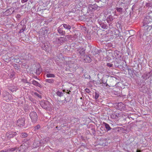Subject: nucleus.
Wrapping results in <instances>:
<instances>
[{"label": "nucleus", "instance_id": "obj_14", "mask_svg": "<svg viewBox=\"0 0 152 152\" xmlns=\"http://www.w3.org/2000/svg\"><path fill=\"white\" fill-rule=\"evenodd\" d=\"M56 41L58 44L63 43L65 41L64 37H61L58 38H56Z\"/></svg>", "mask_w": 152, "mask_h": 152}, {"label": "nucleus", "instance_id": "obj_3", "mask_svg": "<svg viewBox=\"0 0 152 152\" xmlns=\"http://www.w3.org/2000/svg\"><path fill=\"white\" fill-rule=\"evenodd\" d=\"M29 116L33 123H35L37 122L38 119V116L36 112L33 111L31 112Z\"/></svg>", "mask_w": 152, "mask_h": 152}, {"label": "nucleus", "instance_id": "obj_22", "mask_svg": "<svg viewBox=\"0 0 152 152\" xmlns=\"http://www.w3.org/2000/svg\"><path fill=\"white\" fill-rule=\"evenodd\" d=\"M73 36L72 35L68 34L67 35L64 37L65 41H68L69 40L71 39L72 38Z\"/></svg>", "mask_w": 152, "mask_h": 152}, {"label": "nucleus", "instance_id": "obj_59", "mask_svg": "<svg viewBox=\"0 0 152 152\" xmlns=\"http://www.w3.org/2000/svg\"><path fill=\"white\" fill-rule=\"evenodd\" d=\"M35 78H37V77L36 76V77H35Z\"/></svg>", "mask_w": 152, "mask_h": 152}, {"label": "nucleus", "instance_id": "obj_39", "mask_svg": "<svg viewBox=\"0 0 152 152\" xmlns=\"http://www.w3.org/2000/svg\"><path fill=\"white\" fill-rule=\"evenodd\" d=\"M34 94L35 96H37V97H38L40 98H42V96L40 95H39V94H38V93H37V92H34Z\"/></svg>", "mask_w": 152, "mask_h": 152}, {"label": "nucleus", "instance_id": "obj_32", "mask_svg": "<svg viewBox=\"0 0 152 152\" xmlns=\"http://www.w3.org/2000/svg\"><path fill=\"white\" fill-rule=\"evenodd\" d=\"M45 81L46 82L50 83H53L54 82V80L53 79H47L45 80Z\"/></svg>", "mask_w": 152, "mask_h": 152}, {"label": "nucleus", "instance_id": "obj_54", "mask_svg": "<svg viewBox=\"0 0 152 152\" xmlns=\"http://www.w3.org/2000/svg\"><path fill=\"white\" fill-rule=\"evenodd\" d=\"M137 152H141V151L140 150H137Z\"/></svg>", "mask_w": 152, "mask_h": 152}, {"label": "nucleus", "instance_id": "obj_43", "mask_svg": "<svg viewBox=\"0 0 152 152\" xmlns=\"http://www.w3.org/2000/svg\"><path fill=\"white\" fill-rule=\"evenodd\" d=\"M107 66L108 67L110 68V67H112L113 66V64H111L110 63H107Z\"/></svg>", "mask_w": 152, "mask_h": 152}, {"label": "nucleus", "instance_id": "obj_23", "mask_svg": "<svg viewBox=\"0 0 152 152\" xmlns=\"http://www.w3.org/2000/svg\"><path fill=\"white\" fill-rule=\"evenodd\" d=\"M111 117L113 118H116L120 117V115L119 113H115L112 114Z\"/></svg>", "mask_w": 152, "mask_h": 152}, {"label": "nucleus", "instance_id": "obj_6", "mask_svg": "<svg viewBox=\"0 0 152 152\" xmlns=\"http://www.w3.org/2000/svg\"><path fill=\"white\" fill-rule=\"evenodd\" d=\"M114 19V18L111 15H109L107 18L106 20L108 24L109 28L110 29L112 28L113 27V23Z\"/></svg>", "mask_w": 152, "mask_h": 152}, {"label": "nucleus", "instance_id": "obj_38", "mask_svg": "<svg viewBox=\"0 0 152 152\" xmlns=\"http://www.w3.org/2000/svg\"><path fill=\"white\" fill-rule=\"evenodd\" d=\"M21 81L24 83H29L26 79H23L21 80Z\"/></svg>", "mask_w": 152, "mask_h": 152}, {"label": "nucleus", "instance_id": "obj_25", "mask_svg": "<svg viewBox=\"0 0 152 152\" xmlns=\"http://www.w3.org/2000/svg\"><path fill=\"white\" fill-rule=\"evenodd\" d=\"M20 25L21 26L22 28L20 29V33H22L26 29V26L24 25V23H21Z\"/></svg>", "mask_w": 152, "mask_h": 152}, {"label": "nucleus", "instance_id": "obj_20", "mask_svg": "<svg viewBox=\"0 0 152 152\" xmlns=\"http://www.w3.org/2000/svg\"><path fill=\"white\" fill-rule=\"evenodd\" d=\"M32 83L34 86H38L39 88H41L42 87V86L35 80H33L32 81Z\"/></svg>", "mask_w": 152, "mask_h": 152}, {"label": "nucleus", "instance_id": "obj_41", "mask_svg": "<svg viewBox=\"0 0 152 152\" xmlns=\"http://www.w3.org/2000/svg\"><path fill=\"white\" fill-rule=\"evenodd\" d=\"M95 99H97L99 97V94L96 92H95Z\"/></svg>", "mask_w": 152, "mask_h": 152}, {"label": "nucleus", "instance_id": "obj_12", "mask_svg": "<svg viewBox=\"0 0 152 152\" xmlns=\"http://www.w3.org/2000/svg\"><path fill=\"white\" fill-rule=\"evenodd\" d=\"M26 147L25 145H22L20 147L17 148L16 152H25Z\"/></svg>", "mask_w": 152, "mask_h": 152}, {"label": "nucleus", "instance_id": "obj_13", "mask_svg": "<svg viewBox=\"0 0 152 152\" xmlns=\"http://www.w3.org/2000/svg\"><path fill=\"white\" fill-rule=\"evenodd\" d=\"M37 67L36 66V65L35 66L36 68H34V70L36 71L35 72L37 75H39L42 72L41 69H40L39 65H37Z\"/></svg>", "mask_w": 152, "mask_h": 152}, {"label": "nucleus", "instance_id": "obj_48", "mask_svg": "<svg viewBox=\"0 0 152 152\" xmlns=\"http://www.w3.org/2000/svg\"><path fill=\"white\" fill-rule=\"evenodd\" d=\"M87 93H89L90 92V90L88 88H86L85 89Z\"/></svg>", "mask_w": 152, "mask_h": 152}, {"label": "nucleus", "instance_id": "obj_36", "mask_svg": "<svg viewBox=\"0 0 152 152\" xmlns=\"http://www.w3.org/2000/svg\"><path fill=\"white\" fill-rule=\"evenodd\" d=\"M127 70L129 74L130 75L132 74V75L133 73L134 72L131 69L128 68L127 69Z\"/></svg>", "mask_w": 152, "mask_h": 152}, {"label": "nucleus", "instance_id": "obj_16", "mask_svg": "<svg viewBox=\"0 0 152 152\" xmlns=\"http://www.w3.org/2000/svg\"><path fill=\"white\" fill-rule=\"evenodd\" d=\"M151 73V72H150L148 73H144L142 77L143 79H144L145 80H147L151 76V75H150Z\"/></svg>", "mask_w": 152, "mask_h": 152}, {"label": "nucleus", "instance_id": "obj_11", "mask_svg": "<svg viewBox=\"0 0 152 152\" xmlns=\"http://www.w3.org/2000/svg\"><path fill=\"white\" fill-rule=\"evenodd\" d=\"M61 27H63L66 31H70L71 29L72 26L68 23H64L60 26Z\"/></svg>", "mask_w": 152, "mask_h": 152}, {"label": "nucleus", "instance_id": "obj_8", "mask_svg": "<svg viewBox=\"0 0 152 152\" xmlns=\"http://www.w3.org/2000/svg\"><path fill=\"white\" fill-rule=\"evenodd\" d=\"M114 54L116 59L121 60L122 57V53L120 51L116 50L114 52Z\"/></svg>", "mask_w": 152, "mask_h": 152}, {"label": "nucleus", "instance_id": "obj_30", "mask_svg": "<svg viewBox=\"0 0 152 152\" xmlns=\"http://www.w3.org/2000/svg\"><path fill=\"white\" fill-rule=\"evenodd\" d=\"M28 136V134L26 133H22L20 134V137L23 138L26 137Z\"/></svg>", "mask_w": 152, "mask_h": 152}, {"label": "nucleus", "instance_id": "obj_58", "mask_svg": "<svg viewBox=\"0 0 152 152\" xmlns=\"http://www.w3.org/2000/svg\"><path fill=\"white\" fill-rule=\"evenodd\" d=\"M58 129V130H61V129Z\"/></svg>", "mask_w": 152, "mask_h": 152}, {"label": "nucleus", "instance_id": "obj_51", "mask_svg": "<svg viewBox=\"0 0 152 152\" xmlns=\"http://www.w3.org/2000/svg\"><path fill=\"white\" fill-rule=\"evenodd\" d=\"M138 33L139 34H140V37L141 38V37H142V34H140V31H139L138 32Z\"/></svg>", "mask_w": 152, "mask_h": 152}, {"label": "nucleus", "instance_id": "obj_47", "mask_svg": "<svg viewBox=\"0 0 152 152\" xmlns=\"http://www.w3.org/2000/svg\"><path fill=\"white\" fill-rule=\"evenodd\" d=\"M0 152H8L7 151V149H5V150H2L0 151Z\"/></svg>", "mask_w": 152, "mask_h": 152}, {"label": "nucleus", "instance_id": "obj_37", "mask_svg": "<svg viewBox=\"0 0 152 152\" xmlns=\"http://www.w3.org/2000/svg\"><path fill=\"white\" fill-rule=\"evenodd\" d=\"M113 63H114V65L115 66V67H117L119 66V64L118 63V62L117 61H113L112 62Z\"/></svg>", "mask_w": 152, "mask_h": 152}, {"label": "nucleus", "instance_id": "obj_60", "mask_svg": "<svg viewBox=\"0 0 152 152\" xmlns=\"http://www.w3.org/2000/svg\"><path fill=\"white\" fill-rule=\"evenodd\" d=\"M99 83L98 82V83H97V84Z\"/></svg>", "mask_w": 152, "mask_h": 152}, {"label": "nucleus", "instance_id": "obj_9", "mask_svg": "<svg viewBox=\"0 0 152 152\" xmlns=\"http://www.w3.org/2000/svg\"><path fill=\"white\" fill-rule=\"evenodd\" d=\"M125 105L122 102L118 103L116 105V108L120 110H125Z\"/></svg>", "mask_w": 152, "mask_h": 152}, {"label": "nucleus", "instance_id": "obj_19", "mask_svg": "<svg viewBox=\"0 0 152 152\" xmlns=\"http://www.w3.org/2000/svg\"><path fill=\"white\" fill-rule=\"evenodd\" d=\"M49 141V138L48 137H46L41 139L39 141L41 145H42L44 144L47 143Z\"/></svg>", "mask_w": 152, "mask_h": 152}, {"label": "nucleus", "instance_id": "obj_57", "mask_svg": "<svg viewBox=\"0 0 152 152\" xmlns=\"http://www.w3.org/2000/svg\"><path fill=\"white\" fill-rule=\"evenodd\" d=\"M80 99H82V97H81V98H80Z\"/></svg>", "mask_w": 152, "mask_h": 152}, {"label": "nucleus", "instance_id": "obj_28", "mask_svg": "<svg viewBox=\"0 0 152 152\" xmlns=\"http://www.w3.org/2000/svg\"><path fill=\"white\" fill-rule=\"evenodd\" d=\"M80 54L81 55L83 56L84 55L85 53V50L83 48H82L79 51Z\"/></svg>", "mask_w": 152, "mask_h": 152}, {"label": "nucleus", "instance_id": "obj_61", "mask_svg": "<svg viewBox=\"0 0 152 152\" xmlns=\"http://www.w3.org/2000/svg\"><path fill=\"white\" fill-rule=\"evenodd\" d=\"M99 83L98 82V83H97V84Z\"/></svg>", "mask_w": 152, "mask_h": 152}, {"label": "nucleus", "instance_id": "obj_45", "mask_svg": "<svg viewBox=\"0 0 152 152\" xmlns=\"http://www.w3.org/2000/svg\"><path fill=\"white\" fill-rule=\"evenodd\" d=\"M62 101L63 102L62 103L63 104H66L67 102V101H66V98H65V99L64 100H63Z\"/></svg>", "mask_w": 152, "mask_h": 152}, {"label": "nucleus", "instance_id": "obj_53", "mask_svg": "<svg viewBox=\"0 0 152 152\" xmlns=\"http://www.w3.org/2000/svg\"><path fill=\"white\" fill-rule=\"evenodd\" d=\"M71 92L70 91H68L67 92H66L67 94H70V92Z\"/></svg>", "mask_w": 152, "mask_h": 152}, {"label": "nucleus", "instance_id": "obj_15", "mask_svg": "<svg viewBox=\"0 0 152 152\" xmlns=\"http://www.w3.org/2000/svg\"><path fill=\"white\" fill-rule=\"evenodd\" d=\"M57 31L58 33L61 35H64L66 34L65 31L63 29V27H61L60 26L58 28Z\"/></svg>", "mask_w": 152, "mask_h": 152}, {"label": "nucleus", "instance_id": "obj_46", "mask_svg": "<svg viewBox=\"0 0 152 152\" xmlns=\"http://www.w3.org/2000/svg\"><path fill=\"white\" fill-rule=\"evenodd\" d=\"M28 0H21V2L22 3H24L26 2Z\"/></svg>", "mask_w": 152, "mask_h": 152}, {"label": "nucleus", "instance_id": "obj_44", "mask_svg": "<svg viewBox=\"0 0 152 152\" xmlns=\"http://www.w3.org/2000/svg\"><path fill=\"white\" fill-rule=\"evenodd\" d=\"M145 6L147 7H151V4L150 3H146Z\"/></svg>", "mask_w": 152, "mask_h": 152}, {"label": "nucleus", "instance_id": "obj_10", "mask_svg": "<svg viewBox=\"0 0 152 152\" xmlns=\"http://www.w3.org/2000/svg\"><path fill=\"white\" fill-rule=\"evenodd\" d=\"M17 134L16 132H7L6 134V137L8 139H10L11 138H12L15 136Z\"/></svg>", "mask_w": 152, "mask_h": 152}, {"label": "nucleus", "instance_id": "obj_52", "mask_svg": "<svg viewBox=\"0 0 152 152\" xmlns=\"http://www.w3.org/2000/svg\"><path fill=\"white\" fill-rule=\"evenodd\" d=\"M31 100L32 101H33V102L34 101H35V99H32V98L31 99Z\"/></svg>", "mask_w": 152, "mask_h": 152}, {"label": "nucleus", "instance_id": "obj_42", "mask_svg": "<svg viewBox=\"0 0 152 152\" xmlns=\"http://www.w3.org/2000/svg\"><path fill=\"white\" fill-rule=\"evenodd\" d=\"M15 76V73L14 72H12L10 74V78H12L14 77Z\"/></svg>", "mask_w": 152, "mask_h": 152}, {"label": "nucleus", "instance_id": "obj_2", "mask_svg": "<svg viewBox=\"0 0 152 152\" xmlns=\"http://www.w3.org/2000/svg\"><path fill=\"white\" fill-rule=\"evenodd\" d=\"M41 106L44 109L47 110H51V104L48 101H41L40 102Z\"/></svg>", "mask_w": 152, "mask_h": 152}, {"label": "nucleus", "instance_id": "obj_55", "mask_svg": "<svg viewBox=\"0 0 152 152\" xmlns=\"http://www.w3.org/2000/svg\"><path fill=\"white\" fill-rule=\"evenodd\" d=\"M74 8L73 9H72V11H74Z\"/></svg>", "mask_w": 152, "mask_h": 152}, {"label": "nucleus", "instance_id": "obj_17", "mask_svg": "<svg viewBox=\"0 0 152 152\" xmlns=\"http://www.w3.org/2000/svg\"><path fill=\"white\" fill-rule=\"evenodd\" d=\"M83 59L85 62L90 63L91 61V59L90 57L87 55L84 56Z\"/></svg>", "mask_w": 152, "mask_h": 152}, {"label": "nucleus", "instance_id": "obj_27", "mask_svg": "<svg viewBox=\"0 0 152 152\" xmlns=\"http://www.w3.org/2000/svg\"><path fill=\"white\" fill-rule=\"evenodd\" d=\"M115 11H117L118 12L120 13L121 14H122L123 12V9L122 8L116 7L115 8Z\"/></svg>", "mask_w": 152, "mask_h": 152}, {"label": "nucleus", "instance_id": "obj_5", "mask_svg": "<svg viewBox=\"0 0 152 152\" xmlns=\"http://www.w3.org/2000/svg\"><path fill=\"white\" fill-rule=\"evenodd\" d=\"M116 78L114 77H112L109 80V81L110 83V85H108L107 83L106 82L105 83H103L102 82V83L104 84H106V86L107 87H114L115 86L116 83L115 82L116 81Z\"/></svg>", "mask_w": 152, "mask_h": 152}, {"label": "nucleus", "instance_id": "obj_29", "mask_svg": "<svg viewBox=\"0 0 152 152\" xmlns=\"http://www.w3.org/2000/svg\"><path fill=\"white\" fill-rule=\"evenodd\" d=\"M17 147H15L13 148H9L7 149V151L8 152H10V151H13L15 150H17Z\"/></svg>", "mask_w": 152, "mask_h": 152}, {"label": "nucleus", "instance_id": "obj_33", "mask_svg": "<svg viewBox=\"0 0 152 152\" xmlns=\"http://www.w3.org/2000/svg\"><path fill=\"white\" fill-rule=\"evenodd\" d=\"M46 76L47 77H54L55 75L53 74L48 73L46 75Z\"/></svg>", "mask_w": 152, "mask_h": 152}, {"label": "nucleus", "instance_id": "obj_1", "mask_svg": "<svg viewBox=\"0 0 152 152\" xmlns=\"http://www.w3.org/2000/svg\"><path fill=\"white\" fill-rule=\"evenodd\" d=\"M147 24L152 25V11L149 12L148 15L144 19L143 26Z\"/></svg>", "mask_w": 152, "mask_h": 152}, {"label": "nucleus", "instance_id": "obj_18", "mask_svg": "<svg viewBox=\"0 0 152 152\" xmlns=\"http://www.w3.org/2000/svg\"><path fill=\"white\" fill-rule=\"evenodd\" d=\"M147 26H145L144 27V30L146 32L149 31L152 28V25L147 24Z\"/></svg>", "mask_w": 152, "mask_h": 152}, {"label": "nucleus", "instance_id": "obj_31", "mask_svg": "<svg viewBox=\"0 0 152 152\" xmlns=\"http://www.w3.org/2000/svg\"><path fill=\"white\" fill-rule=\"evenodd\" d=\"M57 95L60 97L63 96L64 94V93H63L62 92L59 91H58L56 93Z\"/></svg>", "mask_w": 152, "mask_h": 152}, {"label": "nucleus", "instance_id": "obj_50", "mask_svg": "<svg viewBox=\"0 0 152 152\" xmlns=\"http://www.w3.org/2000/svg\"><path fill=\"white\" fill-rule=\"evenodd\" d=\"M94 1L97 2H99V1H102L103 0H94Z\"/></svg>", "mask_w": 152, "mask_h": 152}, {"label": "nucleus", "instance_id": "obj_40", "mask_svg": "<svg viewBox=\"0 0 152 152\" xmlns=\"http://www.w3.org/2000/svg\"><path fill=\"white\" fill-rule=\"evenodd\" d=\"M91 131H92L91 132H92L93 134L94 135H96V131H95V129L94 128H92L91 129Z\"/></svg>", "mask_w": 152, "mask_h": 152}, {"label": "nucleus", "instance_id": "obj_4", "mask_svg": "<svg viewBox=\"0 0 152 152\" xmlns=\"http://www.w3.org/2000/svg\"><path fill=\"white\" fill-rule=\"evenodd\" d=\"M88 7L89 10L92 12H94L96 10H99L100 7L98 6L96 4H90L88 5Z\"/></svg>", "mask_w": 152, "mask_h": 152}, {"label": "nucleus", "instance_id": "obj_24", "mask_svg": "<svg viewBox=\"0 0 152 152\" xmlns=\"http://www.w3.org/2000/svg\"><path fill=\"white\" fill-rule=\"evenodd\" d=\"M103 124L104 126L105 127L107 131H109L111 129V128L108 124L105 122H103Z\"/></svg>", "mask_w": 152, "mask_h": 152}, {"label": "nucleus", "instance_id": "obj_35", "mask_svg": "<svg viewBox=\"0 0 152 152\" xmlns=\"http://www.w3.org/2000/svg\"><path fill=\"white\" fill-rule=\"evenodd\" d=\"M40 128V126L39 124H38L34 127V130L35 131H37Z\"/></svg>", "mask_w": 152, "mask_h": 152}, {"label": "nucleus", "instance_id": "obj_56", "mask_svg": "<svg viewBox=\"0 0 152 152\" xmlns=\"http://www.w3.org/2000/svg\"><path fill=\"white\" fill-rule=\"evenodd\" d=\"M58 128V126H56V128L57 129Z\"/></svg>", "mask_w": 152, "mask_h": 152}, {"label": "nucleus", "instance_id": "obj_21", "mask_svg": "<svg viewBox=\"0 0 152 152\" xmlns=\"http://www.w3.org/2000/svg\"><path fill=\"white\" fill-rule=\"evenodd\" d=\"M33 146L34 148H37L41 145L39 141H34L33 144Z\"/></svg>", "mask_w": 152, "mask_h": 152}, {"label": "nucleus", "instance_id": "obj_7", "mask_svg": "<svg viewBox=\"0 0 152 152\" xmlns=\"http://www.w3.org/2000/svg\"><path fill=\"white\" fill-rule=\"evenodd\" d=\"M26 119L24 117L19 118L16 123V125L22 128L25 125Z\"/></svg>", "mask_w": 152, "mask_h": 152}, {"label": "nucleus", "instance_id": "obj_26", "mask_svg": "<svg viewBox=\"0 0 152 152\" xmlns=\"http://www.w3.org/2000/svg\"><path fill=\"white\" fill-rule=\"evenodd\" d=\"M101 27L104 29H107L108 28H109V26H107V25H106L104 23H101L100 24Z\"/></svg>", "mask_w": 152, "mask_h": 152}, {"label": "nucleus", "instance_id": "obj_34", "mask_svg": "<svg viewBox=\"0 0 152 152\" xmlns=\"http://www.w3.org/2000/svg\"><path fill=\"white\" fill-rule=\"evenodd\" d=\"M9 94V92L6 91H4L3 92L2 94V96L4 97L7 96Z\"/></svg>", "mask_w": 152, "mask_h": 152}, {"label": "nucleus", "instance_id": "obj_49", "mask_svg": "<svg viewBox=\"0 0 152 152\" xmlns=\"http://www.w3.org/2000/svg\"><path fill=\"white\" fill-rule=\"evenodd\" d=\"M20 17H21L20 15L19 14H18L17 15L16 17H17V18H20Z\"/></svg>", "mask_w": 152, "mask_h": 152}]
</instances>
